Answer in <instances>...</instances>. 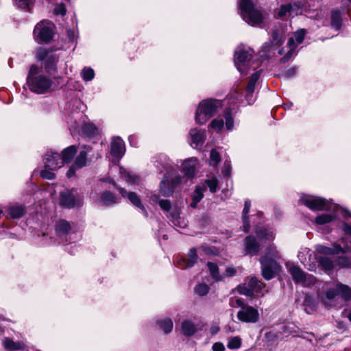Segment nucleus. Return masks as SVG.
I'll list each match as a JSON object with an SVG mask.
<instances>
[{
  "label": "nucleus",
  "instance_id": "1",
  "mask_svg": "<svg viewBox=\"0 0 351 351\" xmlns=\"http://www.w3.org/2000/svg\"><path fill=\"white\" fill-rule=\"evenodd\" d=\"M27 84L31 91L44 94L51 89L53 82L49 76L43 73L36 65H32L27 77Z\"/></svg>",
  "mask_w": 351,
  "mask_h": 351
},
{
  "label": "nucleus",
  "instance_id": "36",
  "mask_svg": "<svg viewBox=\"0 0 351 351\" xmlns=\"http://www.w3.org/2000/svg\"><path fill=\"white\" fill-rule=\"evenodd\" d=\"M99 203L102 206H109L116 203V197L111 193L106 192L101 195Z\"/></svg>",
  "mask_w": 351,
  "mask_h": 351
},
{
  "label": "nucleus",
  "instance_id": "42",
  "mask_svg": "<svg viewBox=\"0 0 351 351\" xmlns=\"http://www.w3.org/2000/svg\"><path fill=\"white\" fill-rule=\"evenodd\" d=\"M195 293L199 295L204 296L209 291V287L205 283H199L194 288Z\"/></svg>",
  "mask_w": 351,
  "mask_h": 351
},
{
  "label": "nucleus",
  "instance_id": "61",
  "mask_svg": "<svg viewBox=\"0 0 351 351\" xmlns=\"http://www.w3.org/2000/svg\"><path fill=\"white\" fill-rule=\"evenodd\" d=\"M339 264L342 267H347L350 265V261L346 258H340L339 259Z\"/></svg>",
  "mask_w": 351,
  "mask_h": 351
},
{
  "label": "nucleus",
  "instance_id": "9",
  "mask_svg": "<svg viewBox=\"0 0 351 351\" xmlns=\"http://www.w3.org/2000/svg\"><path fill=\"white\" fill-rule=\"evenodd\" d=\"M253 52L252 49H246L241 47H238L236 49L234 52V64L241 74L246 75L247 73V69Z\"/></svg>",
  "mask_w": 351,
  "mask_h": 351
},
{
  "label": "nucleus",
  "instance_id": "31",
  "mask_svg": "<svg viewBox=\"0 0 351 351\" xmlns=\"http://www.w3.org/2000/svg\"><path fill=\"white\" fill-rule=\"evenodd\" d=\"M56 232L61 237L66 235L69 233L71 230V226L68 221L65 220H60L56 224Z\"/></svg>",
  "mask_w": 351,
  "mask_h": 351
},
{
  "label": "nucleus",
  "instance_id": "41",
  "mask_svg": "<svg viewBox=\"0 0 351 351\" xmlns=\"http://www.w3.org/2000/svg\"><path fill=\"white\" fill-rule=\"evenodd\" d=\"M335 217V215L332 214H322L319 215L315 219V222L317 224L323 225L326 223H329Z\"/></svg>",
  "mask_w": 351,
  "mask_h": 351
},
{
  "label": "nucleus",
  "instance_id": "22",
  "mask_svg": "<svg viewBox=\"0 0 351 351\" xmlns=\"http://www.w3.org/2000/svg\"><path fill=\"white\" fill-rule=\"evenodd\" d=\"M119 193L121 194V195L125 197H128L129 200L131 202L132 204L136 206V207L141 208L145 213V216L147 215V212L143 206V205L141 204V202L138 197V195L134 193V192H130L127 193V191L123 189V188H119Z\"/></svg>",
  "mask_w": 351,
  "mask_h": 351
},
{
  "label": "nucleus",
  "instance_id": "8",
  "mask_svg": "<svg viewBox=\"0 0 351 351\" xmlns=\"http://www.w3.org/2000/svg\"><path fill=\"white\" fill-rule=\"evenodd\" d=\"M300 202L313 210H329L332 207L337 210L338 208L336 205H332L324 198L308 195H302L300 198Z\"/></svg>",
  "mask_w": 351,
  "mask_h": 351
},
{
  "label": "nucleus",
  "instance_id": "2",
  "mask_svg": "<svg viewBox=\"0 0 351 351\" xmlns=\"http://www.w3.org/2000/svg\"><path fill=\"white\" fill-rule=\"evenodd\" d=\"M75 153L76 147L74 145L65 148L62 156L53 150L47 151L44 158L45 167L50 170H57L65 163L71 162Z\"/></svg>",
  "mask_w": 351,
  "mask_h": 351
},
{
  "label": "nucleus",
  "instance_id": "6",
  "mask_svg": "<svg viewBox=\"0 0 351 351\" xmlns=\"http://www.w3.org/2000/svg\"><path fill=\"white\" fill-rule=\"evenodd\" d=\"M36 55L38 60L44 62L45 69L48 73L52 74L57 71L56 64L59 56L53 51L40 47L36 50Z\"/></svg>",
  "mask_w": 351,
  "mask_h": 351
},
{
  "label": "nucleus",
  "instance_id": "19",
  "mask_svg": "<svg viewBox=\"0 0 351 351\" xmlns=\"http://www.w3.org/2000/svg\"><path fill=\"white\" fill-rule=\"evenodd\" d=\"M197 166V159L191 158L186 160L182 165V170L187 178H192Z\"/></svg>",
  "mask_w": 351,
  "mask_h": 351
},
{
  "label": "nucleus",
  "instance_id": "53",
  "mask_svg": "<svg viewBox=\"0 0 351 351\" xmlns=\"http://www.w3.org/2000/svg\"><path fill=\"white\" fill-rule=\"evenodd\" d=\"M226 119V127L228 130H231L234 125L233 119L229 112H226L224 114Z\"/></svg>",
  "mask_w": 351,
  "mask_h": 351
},
{
  "label": "nucleus",
  "instance_id": "20",
  "mask_svg": "<svg viewBox=\"0 0 351 351\" xmlns=\"http://www.w3.org/2000/svg\"><path fill=\"white\" fill-rule=\"evenodd\" d=\"M245 252L250 256L256 255L259 251L260 245L254 237L248 236L245 239Z\"/></svg>",
  "mask_w": 351,
  "mask_h": 351
},
{
  "label": "nucleus",
  "instance_id": "51",
  "mask_svg": "<svg viewBox=\"0 0 351 351\" xmlns=\"http://www.w3.org/2000/svg\"><path fill=\"white\" fill-rule=\"evenodd\" d=\"M224 125L223 121L222 119H214L211 121L210 126L215 130L220 131Z\"/></svg>",
  "mask_w": 351,
  "mask_h": 351
},
{
  "label": "nucleus",
  "instance_id": "34",
  "mask_svg": "<svg viewBox=\"0 0 351 351\" xmlns=\"http://www.w3.org/2000/svg\"><path fill=\"white\" fill-rule=\"evenodd\" d=\"M207 266L210 274V276L215 281L222 280L223 277L219 272V268L215 263L208 262Z\"/></svg>",
  "mask_w": 351,
  "mask_h": 351
},
{
  "label": "nucleus",
  "instance_id": "43",
  "mask_svg": "<svg viewBox=\"0 0 351 351\" xmlns=\"http://www.w3.org/2000/svg\"><path fill=\"white\" fill-rule=\"evenodd\" d=\"M241 339L237 336V337H230L229 339H228V345H227V347L229 348V349H238L241 347Z\"/></svg>",
  "mask_w": 351,
  "mask_h": 351
},
{
  "label": "nucleus",
  "instance_id": "44",
  "mask_svg": "<svg viewBox=\"0 0 351 351\" xmlns=\"http://www.w3.org/2000/svg\"><path fill=\"white\" fill-rule=\"evenodd\" d=\"M319 263L325 270H330L333 267V263L329 258L320 257Z\"/></svg>",
  "mask_w": 351,
  "mask_h": 351
},
{
  "label": "nucleus",
  "instance_id": "62",
  "mask_svg": "<svg viewBox=\"0 0 351 351\" xmlns=\"http://www.w3.org/2000/svg\"><path fill=\"white\" fill-rule=\"evenodd\" d=\"M223 174L226 176H229L230 174V166L228 163H225L223 170Z\"/></svg>",
  "mask_w": 351,
  "mask_h": 351
},
{
  "label": "nucleus",
  "instance_id": "26",
  "mask_svg": "<svg viewBox=\"0 0 351 351\" xmlns=\"http://www.w3.org/2000/svg\"><path fill=\"white\" fill-rule=\"evenodd\" d=\"M289 272L295 282H302L305 280V273L298 267H291Z\"/></svg>",
  "mask_w": 351,
  "mask_h": 351
},
{
  "label": "nucleus",
  "instance_id": "60",
  "mask_svg": "<svg viewBox=\"0 0 351 351\" xmlns=\"http://www.w3.org/2000/svg\"><path fill=\"white\" fill-rule=\"evenodd\" d=\"M77 169V167L75 166V165L73 164V165L71 167L69 171H67L66 176L68 178H71L72 176H73Z\"/></svg>",
  "mask_w": 351,
  "mask_h": 351
},
{
  "label": "nucleus",
  "instance_id": "46",
  "mask_svg": "<svg viewBox=\"0 0 351 351\" xmlns=\"http://www.w3.org/2000/svg\"><path fill=\"white\" fill-rule=\"evenodd\" d=\"M82 76L85 81H90L94 78L95 73L90 68H84L82 71Z\"/></svg>",
  "mask_w": 351,
  "mask_h": 351
},
{
  "label": "nucleus",
  "instance_id": "28",
  "mask_svg": "<svg viewBox=\"0 0 351 351\" xmlns=\"http://www.w3.org/2000/svg\"><path fill=\"white\" fill-rule=\"evenodd\" d=\"M120 173L128 183L131 184H138L140 183L141 179L136 174L126 171L122 168H120Z\"/></svg>",
  "mask_w": 351,
  "mask_h": 351
},
{
  "label": "nucleus",
  "instance_id": "56",
  "mask_svg": "<svg viewBox=\"0 0 351 351\" xmlns=\"http://www.w3.org/2000/svg\"><path fill=\"white\" fill-rule=\"evenodd\" d=\"M54 13L57 15H62L64 16L66 14V8L64 4H60L58 5L55 9H54Z\"/></svg>",
  "mask_w": 351,
  "mask_h": 351
},
{
  "label": "nucleus",
  "instance_id": "55",
  "mask_svg": "<svg viewBox=\"0 0 351 351\" xmlns=\"http://www.w3.org/2000/svg\"><path fill=\"white\" fill-rule=\"evenodd\" d=\"M16 3L19 7L25 9L29 8L32 4L33 0H16Z\"/></svg>",
  "mask_w": 351,
  "mask_h": 351
},
{
  "label": "nucleus",
  "instance_id": "30",
  "mask_svg": "<svg viewBox=\"0 0 351 351\" xmlns=\"http://www.w3.org/2000/svg\"><path fill=\"white\" fill-rule=\"evenodd\" d=\"M25 213L24 208L21 206L16 205L12 206L8 208L7 217L10 218H19Z\"/></svg>",
  "mask_w": 351,
  "mask_h": 351
},
{
  "label": "nucleus",
  "instance_id": "10",
  "mask_svg": "<svg viewBox=\"0 0 351 351\" xmlns=\"http://www.w3.org/2000/svg\"><path fill=\"white\" fill-rule=\"evenodd\" d=\"M53 25L48 21L38 23L34 31L36 38L40 42H49L53 37Z\"/></svg>",
  "mask_w": 351,
  "mask_h": 351
},
{
  "label": "nucleus",
  "instance_id": "39",
  "mask_svg": "<svg viewBox=\"0 0 351 351\" xmlns=\"http://www.w3.org/2000/svg\"><path fill=\"white\" fill-rule=\"evenodd\" d=\"M158 324L165 333L170 332L173 329V322L170 319L160 320Z\"/></svg>",
  "mask_w": 351,
  "mask_h": 351
},
{
  "label": "nucleus",
  "instance_id": "24",
  "mask_svg": "<svg viewBox=\"0 0 351 351\" xmlns=\"http://www.w3.org/2000/svg\"><path fill=\"white\" fill-rule=\"evenodd\" d=\"M4 348L9 351L23 350L25 344L23 341H14L12 339L4 338L3 340Z\"/></svg>",
  "mask_w": 351,
  "mask_h": 351
},
{
  "label": "nucleus",
  "instance_id": "58",
  "mask_svg": "<svg viewBox=\"0 0 351 351\" xmlns=\"http://www.w3.org/2000/svg\"><path fill=\"white\" fill-rule=\"evenodd\" d=\"M237 270L234 267H228L225 271V275L228 277L233 276L236 274Z\"/></svg>",
  "mask_w": 351,
  "mask_h": 351
},
{
  "label": "nucleus",
  "instance_id": "37",
  "mask_svg": "<svg viewBox=\"0 0 351 351\" xmlns=\"http://www.w3.org/2000/svg\"><path fill=\"white\" fill-rule=\"evenodd\" d=\"M250 206H251L250 202L249 200H245L244 208L243 210V230L245 232H247L250 229V223H249L248 219L247 217V215L250 211Z\"/></svg>",
  "mask_w": 351,
  "mask_h": 351
},
{
  "label": "nucleus",
  "instance_id": "12",
  "mask_svg": "<svg viewBox=\"0 0 351 351\" xmlns=\"http://www.w3.org/2000/svg\"><path fill=\"white\" fill-rule=\"evenodd\" d=\"M306 32L305 29H301L298 31H296L294 33L293 36L289 39L288 45L290 47V49L287 52L286 56L282 58V60L283 62L288 61L291 58V57L294 53L295 49L297 47L298 45L301 44L303 42L306 35Z\"/></svg>",
  "mask_w": 351,
  "mask_h": 351
},
{
  "label": "nucleus",
  "instance_id": "5",
  "mask_svg": "<svg viewBox=\"0 0 351 351\" xmlns=\"http://www.w3.org/2000/svg\"><path fill=\"white\" fill-rule=\"evenodd\" d=\"M278 257V252L275 249H270L265 256L260 258L262 274L266 280L271 279L274 273L279 270L280 265L274 260Z\"/></svg>",
  "mask_w": 351,
  "mask_h": 351
},
{
  "label": "nucleus",
  "instance_id": "15",
  "mask_svg": "<svg viewBox=\"0 0 351 351\" xmlns=\"http://www.w3.org/2000/svg\"><path fill=\"white\" fill-rule=\"evenodd\" d=\"M237 317L241 322L254 323L258 319L259 313L256 308H241L238 312Z\"/></svg>",
  "mask_w": 351,
  "mask_h": 351
},
{
  "label": "nucleus",
  "instance_id": "47",
  "mask_svg": "<svg viewBox=\"0 0 351 351\" xmlns=\"http://www.w3.org/2000/svg\"><path fill=\"white\" fill-rule=\"evenodd\" d=\"M221 160L220 155L215 149H213L210 154V165L216 166Z\"/></svg>",
  "mask_w": 351,
  "mask_h": 351
},
{
  "label": "nucleus",
  "instance_id": "14",
  "mask_svg": "<svg viewBox=\"0 0 351 351\" xmlns=\"http://www.w3.org/2000/svg\"><path fill=\"white\" fill-rule=\"evenodd\" d=\"M77 191L75 190H66L61 193L60 203L66 208H73L80 205V199L77 197Z\"/></svg>",
  "mask_w": 351,
  "mask_h": 351
},
{
  "label": "nucleus",
  "instance_id": "18",
  "mask_svg": "<svg viewBox=\"0 0 351 351\" xmlns=\"http://www.w3.org/2000/svg\"><path fill=\"white\" fill-rule=\"evenodd\" d=\"M259 77H260L259 71H256V73H254L251 76L250 80L245 88V92H246L245 99L247 101V104L250 105L253 104L254 101V99L253 98L252 94L254 90L255 84H256V82L258 81Z\"/></svg>",
  "mask_w": 351,
  "mask_h": 351
},
{
  "label": "nucleus",
  "instance_id": "52",
  "mask_svg": "<svg viewBox=\"0 0 351 351\" xmlns=\"http://www.w3.org/2000/svg\"><path fill=\"white\" fill-rule=\"evenodd\" d=\"M230 304L232 307H245L243 299L238 297L232 298Z\"/></svg>",
  "mask_w": 351,
  "mask_h": 351
},
{
  "label": "nucleus",
  "instance_id": "35",
  "mask_svg": "<svg viewBox=\"0 0 351 351\" xmlns=\"http://www.w3.org/2000/svg\"><path fill=\"white\" fill-rule=\"evenodd\" d=\"M197 330L196 326L190 321H184L182 324V332L186 336L193 335Z\"/></svg>",
  "mask_w": 351,
  "mask_h": 351
},
{
  "label": "nucleus",
  "instance_id": "64",
  "mask_svg": "<svg viewBox=\"0 0 351 351\" xmlns=\"http://www.w3.org/2000/svg\"><path fill=\"white\" fill-rule=\"evenodd\" d=\"M343 230L347 234L351 236V226L345 224L343 226Z\"/></svg>",
  "mask_w": 351,
  "mask_h": 351
},
{
  "label": "nucleus",
  "instance_id": "17",
  "mask_svg": "<svg viewBox=\"0 0 351 351\" xmlns=\"http://www.w3.org/2000/svg\"><path fill=\"white\" fill-rule=\"evenodd\" d=\"M125 153L124 142L119 137H114L112 138L110 145V154L117 158L120 159Z\"/></svg>",
  "mask_w": 351,
  "mask_h": 351
},
{
  "label": "nucleus",
  "instance_id": "63",
  "mask_svg": "<svg viewBox=\"0 0 351 351\" xmlns=\"http://www.w3.org/2000/svg\"><path fill=\"white\" fill-rule=\"evenodd\" d=\"M343 315L347 317L351 322V308H345L343 312Z\"/></svg>",
  "mask_w": 351,
  "mask_h": 351
},
{
  "label": "nucleus",
  "instance_id": "27",
  "mask_svg": "<svg viewBox=\"0 0 351 351\" xmlns=\"http://www.w3.org/2000/svg\"><path fill=\"white\" fill-rule=\"evenodd\" d=\"M206 191V188L204 186H197L195 188V190L192 195V202L191 203V206L193 208H195L197 204L201 201V199L204 197V192Z\"/></svg>",
  "mask_w": 351,
  "mask_h": 351
},
{
  "label": "nucleus",
  "instance_id": "16",
  "mask_svg": "<svg viewBox=\"0 0 351 351\" xmlns=\"http://www.w3.org/2000/svg\"><path fill=\"white\" fill-rule=\"evenodd\" d=\"M191 138V145L193 148L201 147L206 138V132L204 130L197 128H193L189 132Z\"/></svg>",
  "mask_w": 351,
  "mask_h": 351
},
{
  "label": "nucleus",
  "instance_id": "13",
  "mask_svg": "<svg viewBox=\"0 0 351 351\" xmlns=\"http://www.w3.org/2000/svg\"><path fill=\"white\" fill-rule=\"evenodd\" d=\"M339 295L346 300H351V289L347 285L338 283L326 292V296L329 300H332Z\"/></svg>",
  "mask_w": 351,
  "mask_h": 351
},
{
  "label": "nucleus",
  "instance_id": "45",
  "mask_svg": "<svg viewBox=\"0 0 351 351\" xmlns=\"http://www.w3.org/2000/svg\"><path fill=\"white\" fill-rule=\"evenodd\" d=\"M206 184L211 193H215L217 190L219 181L217 178L208 179L205 180Z\"/></svg>",
  "mask_w": 351,
  "mask_h": 351
},
{
  "label": "nucleus",
  "instance_id": "50",
  "mask_svg": "<svg viewBox=\"0 0 351 351\" xmlns=\"http://www.w3.org/2000/svg\"><path fill=\"white\" fill-rule=\"evenodd\" d=\"M54 170H50L45 167V169L41 171L40 176L47 180H52L55 178V174L53 172Z\"/></svg>",
  "mask_w": 351,
  "mask_h": 351
},
{
  "label": "nucleus",
  "instance_id": "38",
  "mask_svg": "<svg viewBox=\"0 0 351 351\" xmlns=\"http://www.w3.org/2000/svg\"><path fill=\"white\" fill-rule=\"evenodd\" d=\"M256 234L259 239L272 240L274 239L273 232L267 229L260 228L256 230Z\"/></svg>",
  "mask_w": 351,
  "mask_h": 351
},
{
  "label": "nucleus",
  "instance_id": "57",
  "mask_svg": "<svg viewBox=\"0 0 351 351\" xmlns=\"http://www.w3.org/2000/svg\"><path fill=\"white\" fill-rule=\"evenodd\" d=\"M213 351H224L225 347L221 342H216L213 345Z\"/></svg>",
  "mask_w": 351,
  "mask_h": 351
},
{
  "label": "nucleus",
  "instance_id": "4",
  "mask_svg": "<svg viewBox=\"0 0 351 351\" xmlns=\"http://www.w3.org/2000/svg\"><path fill=\"white\" fill-rule=\"evenodd\" d=\"M221 106L219 100L205 99L199 104L195 113V121L202 125L205 123L216 112L217 108Z\"/></svg>",
  "mask_w": 351,
  "mask_h": 351
},
{
  "label": "nucleus",
  "instance_id": "23",
  "mask_svg": "<svg viewBox=\"0 0 351 351\" xmlns=\"http://www.w3.org/2000/svg\"><path fill=\"white\" fill-rule=\"evenodd\" d=\"M316 250L319 254L324 255H332L346 252V251L340 245H335L333 247H328L319 245L316 247Z\"/></svg>",
  "mask_w": 351,
  "mask_h": 351
},
{
  "label": "nucleus",
  "instance_id": "59",
  "mask_svg": "<svg viewBox=\"0 0 351 351\" xmlns=\"http://www.w3.org/2000/svg\"><path fill=\"white\" fill-rule=\"evenodd\" d=\"M296 71H297V69L295 67H291L290 69H288L285 72V76L286 77H291L296 73Z\"/></svg>",
  "mask_w": 351,
  "mask_h": 351
},
{
  "label": "nucleus",
  "instance_id": "32",
  "mask_svg": "<svg viewBox=\"0 0 351 351\" xmlns=\"http://www.w3.org/2000/svg\"><path fill=\"white\" fill-rule=\"evenodd\" d=\"M180 213L178 209L175 208V209L172 210L171 212V217L172 223L174 226H178L180 228H184L186 226L185 221L180 217Z\"/></svg>",
  "mask_w": 351,
  "mask_h": 351
},
{
  "label": "nucleus",
  "instance_id": "11",
  "mask_svg": "<svg viewBox=\"0 0 351 351\" xmlns=\"http://www.w3.org/2000/svg\"><path fill=\"white\" fill-rule=\"evenodd\" d=\"M184 178L180 176H175L169 178L168 176L165 175L160 184V193L163 196H170L172 195L175 187L181 184Z\"/></svg>",
  "mask_w": 351,
  "mask_h": 351
},
{
  "label": "nucleus",
  "instance_id": "29",
  "mask_svg": "<svg viewBox=\"0 0 351 351\" xmlns=\"http://www.w3.org/2000/svg\"><path fill=\"white\" fill-rule=\"evenodd\" d=\"M341 12L334 10L331 13V27L335 29H339L341 27Z\"/></svg>",
  "mask_w": 351,
  "mask_h": 351
},
{
  "label": "nucleus",
  "instance_id": "40",
  "mask_svg": "<svg viewBox=\"0 0 351 351\" xmlns=\"http://www.w3.org/2000/svg\"><path fill=\"white\" fill-rule=\"evenodd\" d=\"M83 132L88 136H93L97 134L98 130L93 123H85L82 128Z\"/></svg>",
  "mask_w": 351,
  "mask_h": 351
},
{
  "label": "nucleus",
  "instance_id": "25",
  "mask_svg": "<svg viewBox=\"0 0 351 351\" xmlns=\"http://www.w3.org/2000/svg\"><path fill=\"white\" fill-rule=\"evenodd\" d=\"M90 148L88 146H84L83 150L80 151L78 156L75 158L74 165L77 168H82L86 165V156L90 152Z\"/></svg>",
  "mask_w": 351,
  "mask_h": 351
},
{
  "label": "nucleus",
  "instance_id": "49",
  "mask_svg": "<svg viewBox=\"0 0 351 351\" xmlns=\"http://www.w3.org/2000/svg\"><path fill=\"white\" fill-rule=\"evenodd\" d=\"M187 261L189 262V266H193V265L197 262V255L196 253V250L195 249H191L188 254Z\"/></svg>",
  "mask_w": 351,
  "mask_h": 351
},
{
  "label": "nucleus",
  "instance_id": "7",
  "mask_svg": "<svg viewBox=\"0 0 351 351\" xmlns=\"http://www.w3.org/2000/svg\"><path fill=\"white\" fill-rule=\"evenodd\" d=\"M264 287V284L262 282L258 280L256 278H251L239 285L237 290L241 294L247 296L258 297L263 295V289Z\"/></svg>",
  "mask_w": 351,
  "mask_h": 351
},
{
  "label": "nucleus",
  "instance_id": "33",
  "mask_svg": "<svg viewBox=\"0 0 351 351\" xmlns=\"http://www.w3.org/2000/svg\"><path fill=\"white\" fill-rule=\"evenodd\" d=\"M150 198H151V200L154 203H156L158 202L159 206L165 211H170V213H171L172 211V210L174 209V208H171V203L169 200H167V199L160 200L159 197L157 195H152Z\"/></svg>",
  "mask_w": 351,
  "mask_h": 351
},
{
  "label": "nucleus",
  "instance_id": "21",
  "mask_svg": "<svg viewBox=\"0 0 351 351\" xmlns=\"http://www.w3.org/2000/svg\"><path fill=\"white\" fill-rule=\"evenodd\" d=\"M300 8V5L295 3H289L282 5L278 11H276V15L279 18L284 17L288 14L290 15L297 14L298 10Z\"/></svg>",
  "mask_w": 351,
  "mask_h": 351
},
{
  "label": "nucleus",
  "instance_id": "3",
  "mask_svg": "<svg viewBox=\"0 0 351 351\" xmlns=\"http://www.w3.org/2000/svg\"><path fill=\"white\" fill-rule=\"evenodd\" d=\"M239 8L243 19L249 25L256 26L263 22L265 17L263 12L250 0H241Z\"/></svg>",
  "mask_w": 351,
  "mask_h": 351
},
{
  "label": "nucleus",
  "instance_id": "48",
  "mask_svg": "<svg viewBox=\"0 0 351 351\" xmlns=\"http://www.w3.org/2000/svg\"><path fill=\"white\" fill-rule=\"evenodd\" d=\"M282 34L278 30H275L272 33V43L275 45H280L282 43Z\"/></svg>",
  "mask_w": 351,
  "mask_h": 351
},
{
  "label": "nucleus",
  "instance_id": "54",
  "mask_svg": "<svg viewBox=\"0 0 351 351\" xmlns=\"http://www.w3.org/2000/svg\"><path fill=\"white\" fill-rule=\"evenodd\" d=\"M176 265L177 267L181 268V269H186L188 267H191V266H189V262L187 261L186 258H180L176 261Z\"/></svg>",
  "mask_w": 351,
  "mask_h": 351
}]
</instances>
